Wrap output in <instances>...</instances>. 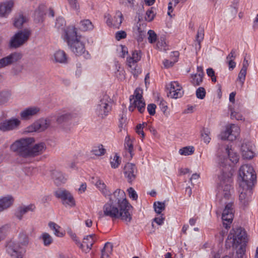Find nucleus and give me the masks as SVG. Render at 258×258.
<instances>
[{
    "mask_svg": "<svg viewBox=\"0 0 258 258\" xmlns=\"http://www.w3.org/2000/svg\"><path fill=\"white\" fill-rule=\"evenodd\" d=\"M133 206L126 198L125 192L117 189L111 193L109 201L104 205L103 212H99V217H109L113 221L120 219L126 222H131L133 219Z\"/></svg>",
    "mask_w": 258,
    "mask_h": 258,
    "instance_id": "nucleus-1",
    "label": "nucleus"
},
{
    "mask_svg": "<svg viewBox=\"0 0 258 258\" xmlns=\"http://www.w3.org/2000/svg\"><path fill=\"white\" fill-rule=\"evenodd\" d=\"M228 157L225 155H220L218 157V165L221 168L220 174L218 176L217 188L218 191L223 192V197L225 199H229L231 197V190L233 188L232 167L228 163L230 161L234 164L237 163L239 159V155L233 152L227 146L226 148Z\"/></svg>",
    "mask_w": 258,
    "mask_h": 258,
    "instance_id": "nucleus-2",
    "label": "nucleus"
},
{
    "mask_svg": "<svg viewBox=\"0 0 258 258\" xmlns=\"http://www.w3.org/2000/svg\"><path fill=\"white\" fill-rule=\"evenodd\" d=\"M35 141L33 137L23 138L14 142L11 146V149L19 156L29 158L30 146Z\"/></svg>",
    "mask_w": 258,
    "mask_h": 258,
    "instance_id": "nucleus-3",
    "label": "nucleus"
},
{
    "mask_svg": "<svg viewBox=\"0 0 258 258\" xmlns=\"http://www.w3.org/2000/svg\"><path fill=\"white\" fill-rule=\"evenodd\" d=\"M240 178L239 186H245L249 188L254 185L256 181V175L253 167L247 165L241 166L239 170Z\"/></svg>",
    "mask_w": 258,
    "mask_h": 258,
    "instance_id": "nucleus-4",
    "label": "nucleus"
},
{
    "mask_svg": "<svg viewBox=\"0 0 258 258\" xmlns=\"http://www.w3.org/2000/svg\"><path fill=\"white\" fill-rule=\"evenodd\" d=\"M31 35V31L27 28L18 30L11 38L8 44L9 48L12 49L21 47L27 42Z\"/></svg>",
    "mask_w": 258,
    "mask_h": 258,
    "instance_id": "nucleus-5",
    "label": "nucleus"
},
{
    "mask_svg": "<svg viewBox=\"0 0 258 258\" xmlns=\"http://www.w3.org/2000/svg\"><path fill=\"white\" fill-rule=\"evenodd\" d=\"M233 203L230 202L225 205V208L222 214V220L223 227L228 230L230 228V225L233 221L234 214L233 213V209L232 208ZM227 231L222 230L219 233L221 237L224 238L227 234Z\"/></svg>",
    "mask_w": 258,
    "mask_h": 258,
    "instance_id": "nucleus-6",
    "label": "nucleus"
},
{
    "mask_svg": "<svg viewBox=\"0 0 258 258\" xmlns=\"http://www.w3.org/2000/svg\"><path fill=\"white\" fill-rule=\"evenodd\" d=\"M5 246L6 252L12 258H23L26 252L25 247L12 240L7 241Z\"/></svg>",
    "mask_w": 258,
    "mask_h": 258,
    "instance_id": "nucleus-7",
    "label": "nucleus"
},
{
    "mask_svg": "<svg viewBox=\"0 0 258 258\" xmlns=\"http://www.w3.org/2000/svg\"><path fill=\"white\" fill-rule=\"evenodd\" d=\"M246 236V233L244 229L240 227L236 230L232 228L228 235V239H232V247L237 248L242 244Z\"/></svg>",
    "mask_w": 258,
    "mask_h": 258,
    "instance_id": "nucleus-8",
    "label": "nucleus"
},
{
    "mask_svg": "<svg viewBox=\"0 0 258 258\" xmlns=\"http://www.w3.org/2000/svg\"><path fill=\"white\" fill-rule=\"evenodd\" d=\"M109 100L110 98L107 94L104 95L100 100L95 110V113L98 116L104 118L108 115L111 110V106L108 104Z\"/></svg>",
    "mask_w": 258,
    "mask_h": 258,
    "instance_id": "nucleus-9",
    "label": "nucleus"
},
{
    "mask_svg": "<svg viewBox=\"0 0 258 258\" xmlns=\"http://www.w3.org/2000/svg\"><path fill=\"white\" fill-rule=\"evenodd\" d=\"M80 39H75L72 41L68 43V46L76 56H81L86 52L84 56L86 58H89L90 55L88 51L86 50L85 44Z\"/></svg>",
    "mask_w": 258,
    "mask_h": 258,
    "instance_id": "nucleus-10",
    "label": "nucleus"
},
{
    "mask_svg": "<svg viewBox=\"0 0 258 258\" xmlns=\"http://www.w3.org/2000/svg\"><path fill=\"white\" fill-rule=\"evenodd\" d=\"M50 124L51 120L50 118H41L27 127L25 132L27 133L43 132L48 128Z\"/></svg>",
    "mask_w": 258,
    "mask_h": 258,
    "instance_id": "nucleus-11",
    "label": "nucleus"
},
{
    "mask_svg": "<svg viewBox=\"0 0 258 258\" xmlns=\"http://www.w3.org/2000/svg\"><path fill=\"white\" fill-rule=\"evenodd\" d=\"M123 172L124 177L126 179L128 183L132 184L133 181L137 178L138 172L136 164L130 162L126 163L123 167Z\"/></svg>",
    "mask_w": 258,
    "mask_h": 258,
    "instance_id": "nucleus-12",
    "label": "nucleus"
},
{
    "mask_svg": "<svg viewBox=\"0 0 258 258\" xmlns=\"http://www.w3.org/2000/svg\"><path fill=\"white\" fill-rule=\"evenodd\" d=\"M22 57L23 54L21 52H12L8 56L1 58V68L18 62Z\"/></svg>",
    "mask_w": 258,
    "mask_h": 258,
    "instance_id": "nucleus-13",
    "label": "nucleus"
},
{
    "mask_svg": "<svg viewBox=\"0 0 258 258\" xmlns=\"http://www.w3.org/2000/svg\"><path fill=\"white\" fill-rule=\"evenodd\" d=\"M64 41L67 43L72 41L75 39L80 38V36L77 34V29L74 26H69L63 29V34Z\"/></svg>",
    "mask_w": 258,
    "mask_h": 258,
    "instance_id": "nucleus-14",
    "label": "nucleus"
},
{
    "mask_svg": "<svg viewBox=\"0 0 258 258\" xmlns=\"http://www.w3.org/2000/svg\"><path fill=\"white\" fill-rule=\"evenodd\" d=\"M239 186L241 189L239 190V199L240 203L245 207L248 205L249 202L251 200V196L252 194V187L248 188L245 186Z\"/></svg>",
    "mask_w": 258,
    "mask_h": 258,
    "instance_id": "nucleus-15",
    "label": "nucleus"
},
{
    "mask_svg": "<svg viewBox=\"0 0 258 258\" xmlns=\"http://www.w3.org/2000/svg\"><path fill=\"white\" fill-rule=\"evenodd\" d=\"M21 124V121L17 118L12 117L1 122V131L3 132L16 129Z\"/></svg>",
    "mask_w": 258,
    "mask_h": 258,
    "instance_id": "nucleus-16",
    "label": "nucleus"
},
{
    "mask_svg": "<svg viewBox=\"0 0 258 258\" xmlns=\"http://www.w3.org/2000/svg\"><path fill=\"white\" fill-rule=\"evenodd\" d=\"M183 92L182 87L177 82H171L170 84L168 96H170L174 99L179 98L183 96Z\"/></svg>",
    "mask_w": 258,
    "mask_h": 258,
    "instance_id": "nucleus-17",
    "label": "nucleus"
},
{
    "mask_svg": "<svg viewBox=\"0 0 258 258\" xmlns=\"http://www.w3.org/2000/svg\"><path fill=\"white\" fill-rule=\"evenodd\" d=\"M39 111V108L37 107H28L20 112V118L22 120H28L37 114Z\"/></svg>",
    "mask_w": 258,
    "mask_h": 258,
    "instance_id": "nucleus-18",
    "label": "nucleus"
},
{
    "mask_svg": "<svg viewBox=\"0 0 258 258\" xmlns=\"http://www.w3.org/2000/svg\"><path fill=\"white\" fill-rule=\"evenodd\" d=\"M45 149L46 146L44 142L35 144L33 147L30 146L29 158L41 155Z\"/></svg>",
    "mask_w": 258,
    "mask_h": 258,
    "instance_id": "nucleus-19",
    "label": "nucleus"
},
{
    "mask_svg": "<svg viewBox=\"0 0 258 258\" xmlns=\"http://www.w3.org/2000/svg\"><path fill=\"white\" fill-rule=\"evenodd\" d=\"M240 149L244 159L250 160L254 157V153L252 151V147L250 143H243Z\"/></svg>",
    "mask_w": 258,
    "mask_h": 258,
    "instance_id": "nucleus-20",
    "label": "nucleus"
},
{
    "mask_svg": "<svg viewBox=\"0 0 258 258\" xmlns=\"http://www.w3.org/2000/svg\"><path fill=\"white\" fill-rule=\"evenodd\" d=\"M14 3L12 0L1 3V18L7 17L11 13Z\"/></svg>",
    "mask_w": 258,
    "mask_h": 258,
    "instance_id": "nucleus-21",
    "label": "nucleus"
},
{
    "mask_svg": "<svg viewBox=\"0 0 258 258\" xmlns=\"http://www.w3.org/2000/svg\"><path fill=\"white\" fill-rule=\"evenodd\" d=\"M51 176L57 186H59L61 183H65L67 180L63 173L57 170H53L52 172Z\"/></svg>",
    "mask_w": 258,
    "mask_h": 258,
    "instance_id": "nucleus-22",
    "label": "nucleus"
},
{
    "mask_svg": "<svg viewBox=\"0 0 258 258\" xmlns=\"http://www.w3.org/2000/svg\"><path fill=\"white\" fill-rule=\"evenodd\" d=\"M46 6L44 4H41L35 10L34 14L37 17L38 22H43L44 16L46 15Z\"/></svg>",
    "mask_w": 258,
    "mask_h": 258,
    "instance_id": "nucleus-23",
    "label": "nucleus"
},
{
    "mask_svg": "<svg viewBox=\"0 0 258 258\" xmlns=\"http://www.w3.org/2000/svg\"><path fill=\"white\" fill-rule=\"evenodd\" d=\"M14 202V199L12 195L1 197V211L11 207Z\"/></svg>",
    "mask_w": 258,
    "mask_h": 258,
    "instance_id": "nucleus-24",
    "label": "nucleus"
},
{
    "mask_svg": "<svg viewBox=\"0 0 258 258\" xmlns=\"http://www.w3.org/2000/svg\"><path fill=\"white\" fill-rule=\"evenodd\" d=\"M98 236L95 234H91L84 237L83 242L86 244L88 249L90 250L93 244L97 241Z\"/></svg>",
    "mask_w": 258,
    "mask_h": 258,
    "instance_id": "nucleus-25",
    "label": "nucleus"
},
{
    "mask_svg": "<svg viewBox=\"0 0 258 258\" xmlns=\"http://www.w3.org/2000/svg\"><path fill=\"white\" fill-rule=\"evenodd\" d=\"M173 56H175V58L173 59L172 61L169 60L167 59H164L163 60V64L165 69H169L172 68L174 64L178 61L179 53L178 51H172Z\"/></svg>",
    "mask_w": 258,
    "mask_h": 258,
    "instance_id": "nucleus-26",
    "label": "nucleus"
},
{
    "mask_svg": "<svg viewBox=\"0 0 258 258\" xmlns=\"http://www.w3.org/2000/svg\"><path fill=\"white\" fill-rule=\"evenodd\" d=\"M71 193L69 192L68 190L64 189V190H56L54 192V196L57 199H60L61 200V203L63 205L66 202L68 197Z\"/></svg>",
    "mask_w": 258,
    "mask_h": 258,
    "instance_id": "nucleus-27",
    "label": "nucleus"
},
{
    "mask_svg": "<svg viewBox=\"0 0 258 258\" xmlns=\"http://www.w3.org/2000/svg\"><path fill=\"white\" fill-rule=\"evenodd\" d=\"M130 103L134 105V107L137 108L140 113L143 114L145 111L146 104L145 100H133V101H132V100L130 99Z\"/></svg>",
    "mask_w": 258,
    "mask_h": 258,
    "instance_id": "nucleus-28",
    "label": "nucleus"
},
{
    "mask_svg": "<svg viewBox=\"0 0 258 258\" xmlns=\"http://www.w3.org/2000/svg\"><path fill=\"white\" fill-rule=\"evenodd\" d=\"M78 27L82 31H87L92 30L93 29V25L90 20L85 19L80 22Z\"/></svg>",
    "mask_w": 258,
    "mask_h": 258,
    "instance_id": "nucleus-29",
    "label": "nucleus"
},
{
    "mask_svg": "<svg viewBox=\"0 0 258 258\" xmlns=\"http://www.w3.org/2000/svg\"><path fill=\"white\" fill-rule=\"evenodd\" d=\"M54 57L56 62L63 63L67 62V55L63 50L57 51L54 53Z\"/></svg>",
    "mask_w": 258,
    "mask_h": 258,
    "instance_id": "nucleus-30",
    "label": "nucleus"
},
{
    "mask_svg": "<svg viewBox=\"0 0 258 258\" xmlns=\"http://www.w3.org/2000/svg\"><path fill=\"white\" fill-rule=\"evenodd\" d=\"M232 132L233 131L231 127H226L225 131L222 132L220 135L221 139L223 141L233 140V139H235V136H234V138H233Z\"/></svg>",
    "mask_w": 258,
    "mask_h": 258,
    "instance_id": "nucleus-31",
    "label": "nucleus"
},
{
    "mask_svg": "<svg viewBox=\"0 0 258 258\" xmlns=\"http://www.w3.org/2000/svg\"><path fill=\"white\" fill-rule=\"evenodd\" d=\"M19 241L20 244L24 247L28 246L29 243V238L28 235L24 232L22 231L20 232L18 235Z\"/></svg>",
    "mask_w": 258,
    "mask_h": 258,
    "instance_id": "nucleus-32",
    "label": "nucleus"
},
{
    "mask_svg": "<svg viewBox=\"0 0 258 258\" xmlns=\"http://www.w3.org/2000/svg\"><path fill=\"white\" fill-rule=\"evenodd\" d=\"M154 211L158 215L163 214L162 212L165 210L166 208L165 202H155L153 204Z\"/></svg>",
    "mask_w": 258,
    "mask_h": 258,
    "instance_id": "nucleus-33",
    "label": "nucleus"
},
{
    "mask_svg": "<svg viewBox=\"0 0 258 258\" xmlns=\"http://www.w3.org/2000/svg\"><path fill=\"white\" fill-rule=\"evenodd\" d=\"M124 148L128 150V153L130 154L131 158H132L134 155L133 154V148L134 146L132 143V141L130 138V136L127 135L125 138L124 141Z\"/></svg>",
    "mask_w": 258,
    "mask_h": 258,
    "instance_id": "nucleus-34",
    "label": "nucleus"
},
{
    "mask_svg": "<svg viewBox=\"0 0 258 258\" xmlns=\"http://www.w3.org/2000/svg\"><path fill=\"white\" fill-rule=\"evenodd\" d=\"M143 93V89L140 87H138L135 90L134 94L130 96V100L131 99L132 101H133V100H144Z\"/></svg>",
    "mask_w": 258,
    "mask_h": 258,
    "instance_id": "nucleus-35",
    "label": "nucleus"
},
{
    "mask_svg": "<svg viewBox=\"0 0 258 258\" xmlns=\"http://www.w3.org/2000/svg\"><path fill=\"white\" fill-rule=\"evenodd\" d=\"M136 30L137 32H135L136 34V36L134 35L135 38L137 40L138 43H141L143 41L144 38L146 36V32L142 30L140 24L139 26L137 27Z\"/></svg>",
    "mask_w": 258,
    "mask_h": 258,
    "instance_id": "nucleus-36",
    "label": "nucleus"
},
{
    "mask_svg": "<svg viewBox=\"0 0 258 258\" xmlns=\"http://www.w3.org/2000/svg\"><path fill=\"white\" fill-rule=\"evenodd\" d=\"M25 22H26V18L23 14H21L18 18L15 19L14 26L18 29H21Z\"/></svg>",
    "mask_w": 258,
    "mask_h": 258,
    "instance_id": "nucleus-37",
    "label": "nucleus"
},
{
    "mask_svg": "<svg viewBox=\"0 0 258 258\" xmlns=\"http://www.w3.org/2000/svg\"><path fill=\"white\" fill-rule=\"evenodd\" d=\"M39 239H42L44 246H48L53 242L52 237L46 232L43 233L39 237Z\"/></svg>",
    "mask_w": 258,
    "mask_h": 258,
    "instance_id": "nucleus-38",
    "label": "nucleus"
},
{
    "mask_svg": "<svg viewBox=\"0 0 258 258\" xmlns=\"http://www.w3.org/2000/svg\"><path fill=\"white\" fill-rule=\"evenodd\" d=\"M72 115L70 113L62 114L57 118L56 121L58 124H64L72 119Z\"/></svg>",
    "mask_w": 258,
    "mask_h": 258,
    "instance_id": "nucleus-39",
    "label": "nucleus"
},
{
    "mask_svg": "<svg viewBox=\"0 0 258 258\" xmlns=\"http://www.w3.org/2000/svg\"><path fill=\"white\" fill-rule=\"evenodd\" d=\"M155 10L156 9L154 7H151L146 11V15L144 17L146 21L150 22L154 20L156 15V13L155 12Z\"/></svg>",
    "mask_w": 258,
    "mask_h": 258,
    "instance_id": "nucleus-40",
    "label": "nucleus"
},
{
    "mask_svg": "<svg viewBox=\"0 0 258 258\" xmlns=\"http://www.w3.org/2000/svg\"><path fill=\"white\" fill-rule=\"evenodd\" d=\"M195 148L193 146H185L179 149V153L181 155L188 156L194 153Z\"/></svg>",
    "mask_w": 258,
    "mask_h": 258,
    "instance_id": "nucleus-41",
    "label": "nucleus"
},
{
    "mask_svg": "<svg viewBox=\"0 0 258 258\" xmlns=\"http://www.w3.org/2000/svg\"><path fill=\"white\" fill-rule=\"evenodd\" d=\"M105 151L106 150L101 144H99L97 147H94L91 151L93 154L98 156L104 155Z\"/></svg>",
    "mask_w": 258,
    "mask_h": 258,
    "instance_id": "nucleus-42",
    "label": "nucleus"
},
{
    "mask_svg": "<svg viewBox=\"0 0 258 258\" xmlns=\"http://www.w3.org/2000/svg\"><path fill=\"white\" fill-rule=\"evenodd\" d=\"M11 95V92L8 90L1 91V105L6 103L9 101Z\"/></svg>",
    "mask_w": 258,
    "mask_h": 258,
    "instance_id": "nucleus-43",
    "label": "nucleus"
},
{
    "mask_svg": "<svg viewBox=\"0 0 258 258\" xmlns=\"http://www.w3.org/2000/svg\"><path fill=\"white\" fill-rule=\"evenodd\" d=\"M146 122H143L142 123H139L135 128L136 132L139 135H141V138L143 140L145 137V134L144 132V128L145 127Z\"/></svg>",
    "mask_w": 258,
    "mask_h": 258,
    "instance_id": "nucleus-44",
    "label": "nucleus"
},
{
    "mask_svg": "<svg viewBox=\"0 0 258 258\" xmlns=\"http://www.w3.org/2000/svg\"><path fill=\"white\" fill-rule=\"evenodd\" d=\"M66 23L65 19L62 17H59L56 19L55 27L58 30L61 29L63 31V29H65L64 26L66 25Z\"/></svg>",
    "mask_w": 258,
    "mask_h": 258,
    "instance_id": "nucleus-45",
    "label": "nucleus"
},
{
    "mask_svg": "<svg viewBox=\"0 0 258 258\" xmlns=\"http://www.w3.org/2000/svg\"><path fill=\"white\" fill-rule=\"evenodd\" d=\"M148 39L150 43L153 44L157 42L158 40V36L154 30H149L148 31Z\"/></svg>",
    "mask_w": 258,
    "mask_h": 258,
    "instance_id": "nucleus-46",
    "label": "nucleus"
},
{
    "mask_svg": "<svg viewBox=\"0 0 258 258\" xmlns=\"http://www.w3.org/2000/svg\"><path fill=\"white\" fill-rule=\"evenodd\" d=\"M27 211L23 206H20L15 213V216L19 220L23 219V215L27 213Z\"/></svg>",
    "mask_w": 258,
    "mask_h": 258,
    "instance_id": "nucleus-47",
    "label": "nucleus"
},
{
    "mask_svg": "<svg viewBox=\"0 0 258 258\" xmlns=\"http://www.w3.org/2000/svg\"><path fill=\"white\" fill-rule=\"evenodd\" d=\"M204 38V27L200 26L197 34L196 36V41L197 42H202Z\"/></svg>",
    "mask_w": 258,
    "mask_h": 258,
    "instance_id": "nucleus-48",
    "label": "nucleus"
},
{
    "mask_svg": "<svg viewBox=\"0 0 258 258\" xmlns=\"http://www.w3.org/2000/svg\"><path fill=\"white\" fill-rule=\"evenodd\" d=\"M206 95V91L203 87H199L196 91V95L197 98L199 99H204Z\"/></svg>",
    "mask_w": 258,
    "mask_h": 258,
    "instance_id": "nucleus-49",
    "label": "nucleus"
},
{
    "mask_svg": "<svg viewBox=\"0 0 258 258\" xmlns=\"http://www.w3.org/2000/svg\"><path fill=\"white\" fill-rule=\"evenodd\" d=\"M121 163V158L117 154H115L112 161H110L111 166L112 168H118Z\"/></svg>",
    "mask_w": 258,
    "mask_h": 258,
    "instance_id": "nucleus-50",
    "label": "nucleus"
},
{
    "mask_svg": "<svg viewBox=\"0 0 258 258\" xmlns=\"http://www.w3.org/2000/svg\"><path fill=\"white\" fill-rule=\"evenodd\" d=\"M210 132L208 131V128H203V130L201 131V136L203 138V140L204 142L208 144L211 140V138L209 136Z\"/></svg>",
    "mask_w": 258,
    "mask_h": 258,
    "instance_id": "nucleus-51",
    "label": "nucleus"
},
{
    "mask_svg": "<svg viewBox=\"0 0 258 258\" xmlns=\"http://www.w3.org/2000/svg\"><path fill=\"white\" fill-rule=\"evenodd\" d=\"M229 109L231 112L230 115L232 119L235 118L237 120H241L242 119L243 116L241 113L235 111L234 108L230 106H229Z\"/></svg>",
    "mask_w": 258,
    "mask_h": 258,
    "instance_id": "nucleus-52",
    "label": "nucleus"
},
{
    "mask_svg": "<svg viewBox=\"0 0 258 258\" xmlns=\"http://www.w3.org/2000/svg\"><path fill=\"white\" fill-rule=\"evenodd\" d=\"M159 107L161 110L163 112L164 115L166 117H168V115L169 114V112L167 111V109H168L167 102L163 100H161L159 103Z\"/></svg>",
    "mask_w": 258,
    "mask_h": 258,
    "instance_id": "nucleus-53",
    "label": "nucleus"
},
{
    "mask_svg": "<svg viewBox=\"0 0 258 258\" xmlns=\"http://www.w3.org/2000/svg\"><path fill=\"white\" fill-rule=\"evenodd\" d=\"M10 231V226L8 224L1 226V240L4 239Z\"/></svg>",
    "mask_w": 258,
    "mask_h": 258,
    "instance_id": "nucleus-54",
    "label": "nucleus"
},
{
    "mask_svg": "<svg viewBox=\"0 0 258 258\" xmlns=\"http://www.w3.org/2000/svg\"><path fill=\"white\" fill-rule=\"evenodd\" d=\"M246 71L247 70L241 69L238 74L237 81H239L240 82L241 86L244 84V81L245 80Z\"/></svg>",
    "mask_w": 258,
    "mask_h": 258,
    "instance_id": "nucleus-55",
    "label": "nucleus"
},
{
    "mask_svg": "<svg viewBox=\"0 0 258 258\" xmlns=\"http://www.w3.org/2000/svg\"><path fill=\"white\" fill-rule=\"evenodd\" d=\"M197 73L191 75V78L192 79L191 83L195 86H200L203 81V79L202 78L197 79Z\"/></svg>",
    "mask_w": 258,
    "mask_h": 258,
    "instance_id": "nucleus-56",
    "label": "nucleus"
},
{
    "mask_svg": "<svg viewBox=\"0 0 258 258\" xmlns=\"http://www.w3.org/2000/svg\"><path fill=\"white\" fill-rule=\"evenodd\" d=\"M63 205L66 207L67 206L74 207L76 206V201L72 194L68 197V199Z\"/></svg>",
    "mask_w": 258,
    "mask_h": 258,
    "instance_id": "nucleus-57",
    "label": "nucleus"
},
{
    "mask_svg": "<svg viewBox=\"0 0 258 258\" xmlns=\"http://www.w3.org/2000/svg\"><path fill=\"white\" fill-rule=\"evenodd\" d=\"M129 197L132 199V200L136 201L138 199V196L137 192L134 189L133 187H130L127 189Z\"/></svg>",
    "mask_w": 258,
    "mask_h": 258,
    "instance_id": "nucleus-58",
    "label": "nucleus"
},
{
    "mask_svg": "<svg viewBox=\"0 0 258 258\" xmlns=\"http://www.w3.org/2000/svg\"><path fill=\"white\" fill-rule=\"evenodd\" d=\"M127 34L125 31L120 30L115 33V38L116 40L120 41L121 39L125 38Z\"/></svg>",
    "mask_w": 258,
    "mask_h": 258,
    "instance_id": "nucleus-59",
    "label": "nucleus"
},
{
    "mask_svg": "<svg viewBox=\"0 0 258 258\" xmlns=\"http://www.w3.org/2000/svg\"><path fill=\"white\" fill-rule=\"evenodd\" d=\"M156 105L154 103L149 104L147 106V111L151 116H154L156 113Z\"/></svg>",
    "mask_w": 258,
    "mask_h": 258,
    "instance_id": "nucleus-60",
    "label": "nucleus"
},
{
    "mask_svg": "<svg viewBox=\"0 0 258 258\" xmlns=\"http://www.w3.org/2000/svg\"><path fill=\"white\" fill-rule=\"evenodd\" d=\"M116 17H118L119 21H118V20H116V24L114 23V26L115 27L119 28V26H120L122 22V21L123 19V17L122 14H121V13L120 11H118L116 12V16L114 17V18L115 19L116 18Z\"/></svg>",
    "mask_w": 258,
    "mask_h": 258,
    "instance_id": "nucleus-61",
    "label": "nucleus"
},
{
    "mask_svg": "<svg viewBox=\"0 0 258 258\" xmlns=\"http://www.w3.org/2000/svg\"><path fill=\"white\" fill-rule=\"evenodd\" d=\"M165 217L164 214H160L158 217H155L153 219V222H155L158 225L161 226L164 224L165 221Z\"/></svg>",
    "mask_w": 258,
    "mask_h": 258,
    "instance_id": "nucleus-62",
    "label": "nucleus"
},
{
    "mask_svg": "<svg viewBox=\"0 0 258 258\" xmlns=\"http://www.w3.org/2000/svg\"><path fill=\"white\" fill-rule=\"evenodd\" d=\"M166 38L165 36H161L157 42V46L158 47H164L165 48L167 46V44L166 43Z\"/></svg>",
    "mask_w": 258,
    "mask_h": 258,
    "instance_id": "nucleus-63",
    "label": "nucleus"
},
{
    "mask_svg": "<svg viewBox=\"0 0 258 258\" xmlns=\"http://www.w3.org/2000/svg\"><path fill=\"white\" fill-rule=\"evenodd\" d=\"M71 8L76 11H78L80 9V6L77 2V0H68Z\"/></svg>",
    "mask_w": 258,
    "mask_h": 258,
    "instance_id": "nucleus-64",
    "label": "nucleus"
}]
</instances>
